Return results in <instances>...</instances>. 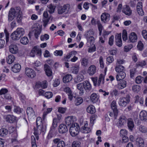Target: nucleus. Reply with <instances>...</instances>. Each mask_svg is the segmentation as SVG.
<instances>
[{
  "instance_id": "nucleus-1",
  "label": "nucleus",
  "mask_w": 147,
  "mask_h": 147,
  "mask_svg": "<svg viewBox=\"0 0 147 147\" xmlns=\"http://www.w3.org/2000/svg\"><path fill=\"white\" fill-rule=\"evenodd\" d=\"M80 127L77 123H75L72 125L69 129V131L72 136H75L79 132Z\"/></svg>"
},
{
  "instance_id": "nucleus-2",
  "label": "nucleus",
  "mask_w": 147,
  "mask_h": 147,
  "mask_svg": "<svg viewBox=\"0 0 147 147\" xmlns=\"http://www.w3.org/2000/svg\"><path fill=\"white\" fill-rule=\"evenodd\" d=\"M70 9V5L68 4L65 5L63 6L59 7L57 9L58 13L59 14L63 13L66 14L68 12Z\"/></svg>"
},
{
  "instance_id": "nucleus-3",
  "label": "nucleus",
  "mask_w": 147,
  "mask_h": 147,
  "mask_svg": "<svg viewBox=\"0 0 147 147\" xmlns=\"http://www.w3.org/2000/svg\"><path fill=\"white\" fill-rule=\"evenodd\" d=\"M43 16L42 22H43V26L45 27L48 24L50 20L51 19V20H52L53 18H51V16H49V14L47 11H44Z\"/></svg>"
},
{
  "instance_id": "nucleus-4",
  "label": "nucleus",
  "mask_w": 147,
  "mask_h": 147,
  "mask_svg": "<svg viewBox=\"0 0 147 147\" xmlns=\"http://www.w3.org/2000/svg\"><path fill=\"white\" fill-rule=\"evenodd\" d=\"M25 72L26 76L31 78H34L36 76L35 71L32 69L27 67L25 69Z\"/></svg>"
},
{
  "instance_id": "nucleus-5",
  "label": "nucleus",
  "mask_w": 147,
  "mask_h": 147,
  "mask_svg": "<svg viewBox=\"0 0 147 147\" xmlns=\"http://www.w3.org/2000/svg\"><path fill=\"white\" fill-rule=\"evenodd\" d=\"M118 102L119 105L120 106L125 107L128 104L129 101V98L128 96H127L126 97L120 98L119 99Z\"/></svg>"
},
{
  "instance_id": "nucleus-6",
  "label": "nucleus",
  "mask_w": 147,
  "mask_h": 147,
  "mask_svg": "<svg viewBox=\"0 0 147 147\" xmlns=\"http://www.w3.org/2000/svg\"><path fill=\"white\" fill-rule=\"evenodd\" d=\"M111 109L113 111V113H114L115 119H116L118 113V111L117 108L116 101L113 100L111 104Z\"/></svg>"
},
{
  "instance_id": "nucleus-7",
  "label": "nucleus",
  "mask_w": 147,
  "mask_h": 147,
  "mask_svg": "<svg viewBox=\"0 0 147 147\" xmlns=\"http://www.w3.org/2000/svg\"><path fill=\"white\" fill-rule=\"evenodd\" d=\"M101 20L105 23L108 22L110 19V15L107 13H102L100 16Z\"/></svg>"
},
{
  "instance_id": "nucleus-8",
  "label": "nucleus",
  "mask_w": 147,
  "mask_h": 147,
  "mask_svg": "<svg viewBox=\"0 0 147 147\" xmlns=\"http://www.w3.org/2000/svg\"><path fill=\"white\" fill-rule=\"evenodd\" d=\"M126 120L127 118L124 116H121L119 118L118 122L117 123L118 126L120 127L124 125L126 123Z\"/></svg>"
},
{
  "instance_id": "nucleus-9",
  "label": "nucleus",
  "mask_w": 147,
  "mask_h": 147,
  "mask_svg": "<svg viewBox=\"0 0 147 147\" xmlns=\"http://www.w3.org/2000/svg\"><path fill=\"white\" fill-rule=\"evenodd\" d=\"M137 39V36L134 32H131L129 36L128 42L134 43L136 42Z\"/></svg>"
},
{
  "instance_id": "nucleus-10",
  "label": "nucleus",
  "mask_w": 147,
  "mask_h": 147,
  "mask_svg": "<svg viewBox=\"0 0 147 147\" xmlns=\"http://www.w3.org/2000/svg\"><path fill=\"white\" fill-rule=\"evenodd\" d=\"M88 124L87 123H84L83 126H82L80 129L81 132L84 133H89L91 131L90 128L88 127Z\"/></svg>"
},
{
  "instance_id": "nucleus-11",
  "label": "nucleus",
  "mask_w": 147,
  "mask_h": 147,
  "mask_svg": "<svg viewBox=\"0 0 147 147\" xmlns=\"http://www.w3.org/2000/svg\"><path fill=\"white\" fill-rule=\"evenodd\" d=\"M53 142L55 144H57V147H65V143L64 141L61 140L59 138H55L53 140Z\"/></svg>"
},
{
  "instance_id": "nucleus-12",
  "label": "nucleus",
  "mask_w": 147,
  "mask_h": 147,
  "mask_svg": "<svg viewBox=\"0 0 147 147\" xmlns=\"http://www.w3.org/2000/svg\"><path fill=\"white\" fill-rule=\"evenodd\" d=\"M9 51L12 54H15L18 53V49L17 46L14 44L11 45L9 46Z\"/></svg>"
},
{
  "instance_id": "nucleus-13",
  "label": "nucleus",
  "mask_w": 147,
  "mask_h": 147,
  "mask_svg": "<svg viewBox=\"0 0 147 147\" xmlns=\"http://www.w3.org/2000/svg\"><path fill=\"white\" fill-rule=\"evenodd\" d=\"M96 68L94 65H90L88 68L87 72L90 76H92L96 72Z\"/></svg>"
},
{
  "instance_id": "nucleus-14",
  "label": "nucleus",
  "mask_w": 147,
  "mask_h": 147,
  "mask_svg": "<svg viewBox=\"0 0 147 147\" xmlns=\"http://www.w3.org/2000/svg\"><path fill=\"white\" fill-rule=\"evenodd\" d=\"M41 28L40 26H37L33 28L32 31L34 33L35 37L38 38L41 32Z\"/></svg>"
},
{
  "instance_id": "nucleus-15",
  "label": "nucleus",
  "mask_w": 147,
  "mask_h": 147,
  "mask_svg": "<svg viewBox=\"0 0 147 147\" xmlns=\"http://www.w3.org/2000/svg\"><path fill=\"white\" fill-rule=\"evenodd\" d=\"M142 3L141 2H139L137 6V11L138 14L140 16H143L144 12L142 9Z\"/></svg>"
},
{
  "instance_id": "nucleus-16",
  "label": "nucleus",
  "mask_w": 147,
  "mask_h": 147,
  "mask_svg": "<svg viewBox=\"0 0 147 147\" xmlns=\"http://www.w3.org/2000/svg\"><path fill=\"white\" fill-rule=\"evenodd\" d=\"M115 42L116 45L119 47L122 45V41L121 38V34H117L115 36Z\"/></svg>"
},
{
  "instance_id": "nucleus-17",
  "label": "nucleus",
  "mask_w": 147,
  "mask_h": 147,
  "mask_svg": "<svg viewBox=\"0 0 147 147\" xmlns=\"http://www.w3.org/2000/svg\"><path fill=\"white\" fill-rule=\"evenodd\" d=\"M89 33V32L88 31L86 34V38L87 39V43L90 44V45L88 44L87 45H88V46H89L90 45H92L94 42L95 39L92 36H91L90 37H89L88 33Z\"/></svg>"
},
{
  "instance_id": "nucleus-18",
  "label": "nucleus",
  "mask_w": 147,
  "mask_h": 147,
  "mask_svg": "<svg viewBox=\"0 0 147 147\" xmlns=\"http://www.w3.org/2000/svg\"><path fill=\"white\" fill-rule=\"evenodd\" d=\"M44 69L46 74L48 76H52V70L50 66L47 64L44 65Z\"/></svg>"
},
{
  "instance_id": "nucleus-19",
  "label": "nucleus",
  "mask_w": 147,
  "mask_h": 147,
  "mask_svg": "<svg viewBox=\"0 0 147 147\" xmlns=\"http://www.w3.org/2000/svg\"><path fill=\"white\" fill-rule=\"evenodd\" d=\"M6 121L10 123H13L16 121V117L12 115H9L6 116Z\"/></svg>"
},
{
  "instance_id": "nucleus-20",
  "label": "nucleus",
  "mask_w": 147,
  "mask_h": 147,
  "mask_svg": "<svg viewBox=\"0 0 147 147\" xmlns=\"http://www.w3.org/2000/svg\"><path fill=\"white\" fill-rule=\"evenodd\" d=\"M105 76L101 74H100L97 81V85L98 86H103L104 83Z\"/></svg>"
},
{
  "instance_id": "nucleus-21",
  "label": "nucleus",
  "mask_w": 147,
  "mask_h": 147,
  "mask_svg": "<svg viewBox=\"0 0 147 147\" xmlns=\"http://www.w3.org/2000/svg\"><path fill=\"white\" fill-rule=\"evenodd\" d=\"M139 118L141 120L146 121L147 120V112L145 111H142L140 113Z\"/></svg>"
},
{
  "instance_id": "nucleus-22",
  "label": "nucleus",
  "mask_w": 147,
  "mask_h": 147,
  "mask_svg": "<svg viewBox=\"0 0 147 147\" xmlns=\"http://www.w3.org/2000/svg\"><path fill=\"white\" fill-rule=\"evenodd\" d=\"M68 131L67 126L64 124H61L59 126V132L61 134L66 133Z\"/></svg>"
},
{
  "instance_id": "nucleus-23",
  "label": "nucleus",
  "mask_w": 147,
  "mask_h": 147,
  "mask_svg": "<svg viewBox=\"0 0 147 147\" xmlns=\"http://www.w3.org/2000/svg\"><path fill=\"white\" fill-rule=\"evenodd\" d=\"M136 142L138 147H144V141L143 139L141 137H138L136 139Z\"/></svg>"
},
{
  "instance_id": "nucleus-24",
  "label": "nucleus",
  "mask_w": 147,
  "mask_h": 147,
  "mask_svg": "<svg viewBox=\"0 0 147 147\" xmlns=\"http://www.w3.org/2000/svg\"><path fill=\"white\" fill-rule=\"evenodd\" d=\"M122 12L126 15L128 16H130L132 13L131 9L127 5H126L125 7L123 8Z\"/></svg>"
},
{
  "instance_id": "nucleus-25",
  "label": "nucleus",
  "mask_w": 147,
  "mask_h": 147,
  "mask_svg": "<svg viewBox=\"0 0 147 147\" xmlns=\"http://www.w3.org/2000/svg\"><path fill=\"white\" fill-rule=\"evenodd\" d=\"M127 82L125 80H122L118 83L117 85V88L119 89H122L126 86Z\"/></svg>"
},
{
  "instance_id": "nucleus-26",
  "label": "nucleus",
  "mask_w": 147,
  "mask_h": 147,
  "mask_svg": "<svg viewBox=\"0 0 147 147\" xmlns=\"http://www.w3.org/2000/svg\"><path fill=\"white\" fill-rule=\"evenodd\" d=\"M127 124L129 129L132 131L134 126V123L132 118H130L127 119Z\"/></svg>"
},
{
  "instance_id": "nucleus-27",
  "label": "nucleus",
  "mask_w": 147,
  "mask_h": 147,
  "mask_svg": "<svg viewBox=\"0 0 147 147\" xmlns=\"http://www.w3.org/2000/svg\"><path fill=\"white\" fill-rule=\"evenodd\" d=\"M81 63L82 66L84 67H87L89 63L88 59L85 57L82 58L81 60Z\"/></svg>"
},
{
  "instance_id": "nucleus-28",
  "label": "nucleus",
  "mask_w": 147,
  "mask_h": 147,
  "mask_svg": "<svg viewBox=\"0 0 147 147\" xmlns=\"http://www.w3.org/2000/svg\"><path fill=\"white\" fill-rule=\"evenodd\" d=\"M65 122L67 125L69 126L71 125H74V120L73 117H68L65 119Z\"/></svg>"
},
{
  "instance_id": "nucleus-29",
  "label": "nucleus",
  "mask_w": 147,
  "mask_h": 147,
  "mask_svg": "<svg viewBox=\"0 0 147 147\" xmlns=\"http://www.w3.org/2000/svg\"><path fill=\"white\" fill-rule=\"evenodd\" d=\"M32 51L35 54L37 55L38 56H41V49L39 48V47L37 46L34 47L32 49Z\"/></svg>"
},
{
  "instance_id": "nucleus-30",
  "label": "nucleus",
  "mask_w": 147,
  "mask_h": 147,
  "mask_svg": "<svg viewBox=\"0 0 147 147\" xmlns=\"http://www.w3.org/2000/svg\"><path fill=\"white\" fill-rule=\"evenodd\" d=\"M125 76V74L124 72L118 73L116 76V79L119 81L123 79Z\"/></svg>"
},
{
  "instance_id": "nucleus-31",
  "label": "nucleus",
  "mask_w": 147,
  "mask_h": 147,
  "mask_svg": "<svg viewBox=\"0 0 147 147\" xmlns=\"http://www.w3.org/2000/svg\"><path fill=\"white\" fill-rule=\"evenodd\" d=\"M72 77L70 74H68L65 76L63 78V82L64 83L68 82L71 80Z\"/></svg>"
},
{
  "instance_id": "nucleus-32",
  "label": "nucleus",
  "mask_w": 147,
  "mask_h": 147,
  "mask_svg": "<svg viewBox=\"0 0 147 147\" xmlns=\"http://www.w3.org/2000/svg\"><path fill=\"white\" fill-rule=\"evenodd\" d=\"M82 84L84 89L86 90H90L91 89V86L90 82L87 81L84 82Z\"/></svg>"
},
{
  "instance_id": "nucleus-33",
  "label": "nucleus",
  "mask_w": 147,
  "mask_h": 147,
  "mask_svg": "<svg viewBox=\"0 0 147 147\" xmlns=\"http://www.w3.org/2000/svg\"><path fill=\"white\" fill-rule=\"evenodd\" d=\"M14 10L13 9H10L9 13L8 20L9 21H11L14 19L16 15L13 13Z\"/></svg>"
},
{
  "instance_id": "nucleus-34",
  "label": "nucleus",
  "mask_w": 147,
  "mask_h": 147,
  "mask_svg": "<svg viewBox=\"0 0 147 147\" xmlns=\"http://www.w3.org/2000/svg\"><path fill=\"white\" fill-rule=\"evenodd\" d=\"M21 66L19 64H16L11 68L12 71L14 73L19 72L21 69Z\"/></svg>"
},
{
  "instance_id": "nucleus-35",
  "label": "nucleus",
  "mask_w": 147,
  "mask_h": 147,
  "mask_svg": "<svg viewBox=\"0 0 147 147\" xmlns=\"http://www.w3.org/2000/svg\"><path fill=\"white\" fill-rule=\"evenodd\" d=\"M48 11L50 14H52L54 13L56 8L54 5L51 4L47 5Z\"/></svg>"
},
{
  "instance_id": "nucleus-36",
  "label": "nucleus",
  "mask_w": 147,
  "mask_h": 147,
  "mask_svg": "<svg viewBox=\"0 0 147 147\" xmlns=\"http://www.w3.org/2000/svg\"><path fill=\"white\" fill-rule=\"evenodd\" d=\"M11 38L14 40H19L21 37L16 31H14L11 35Z\"/></svg>"
},
{
  "instance_id": "nucleus-37",
  "label": "nucleus",
  "mask_w": 147,
  "mask_h": 147,
  "mask_svg": "<svg viewBox=\"0 0 147 147\" xmlns=\"http://www.w3.org/2000/svg\"><path fill=\"white\" fill-rule=\"evenodd\" d=\"M15 59L14 56L12 55H10L7 57L6 61L7 63L9 64H11L13 63Z\"/></svg>"
},
{
  "instance_id": "nucleus-38",
  "label": "nucleus",
  "mask_w": 147,
  "mask_h": 147,
  "mask_svg": "<svg viewBox=\"0 0 147 147\" xmlns=\"http://www.w3.org/2000/svg\"><path fill=\"white\" fill-rule=\"evenodd\" d=\"M98 98V96L96 93H93L91 95V100L93 103H96L97 102Z\"/></svg>"
},
{
  "instance_id": "nucleus-39",
  "label": "nucleus",
  "mask_w": 147,
  "mask_h": 147,
  "mask_svg": "<svg viewBox=\"0 0 147 147\" xmlns=\"http://www.w3.org/2000/svg\"><path fill=\"white\" fill-rule=\"evenodd\" d=\"M87 111L89 113L93 114L95 112V109L94 106L92 105H89L87 108Z\"/></svg>"
},
{
  "instance_id": "nucleus-40",
  "label": "nucleus",
  "mask_w": 147,
  "mask_h": 147,
  "mask_svg": "<svg viewBox=\"0 0 147 147\" xmlns=\"http://www.w3.org/2000/svg\"><path fill=\"white\" fill-rule=\"evenodd\" d=\"M139 131L142 133H145L147 132V128L145 126L140 125L138 127Z\"/></svg>"
},
{
  "instance_id": "nucleus-41",
  "label": "nucleus",
  "mask_w": 147,
  "mask_h": 147,
  "mask_svg": "<svg viewBox=\"0 0 147 147\" xmlns=\"http://www.w3.org/2000/svg\"><path fill=\"white\" fill-rule=\"evenodd\" d=\"M83 101V99L82 97H78L76 98L74 102L76 105L78 106L82 104Z\"/></svg>"
},
{
  "instance_id": "nucleus-42",
  "label": "nucleus",
  "mask_w": 147,
  "mask_h": 147,
  "mask_svg": "<svg viewBox=\"0 0 147 147\" xmlns=\"http://www.w3.org/2000/svg\"><path fill=\"white\" fill-rule=\"evenodd\" d=\"M115 70L118 73L124 72L125 67L121 65H116L115 67Z\"/></svg>"
},
{
  "instance_id": "nucleus-43",
  "label": "nucleus",
  "mask_w": 147,
  "mask_h": 147,
  "mask_svg": "<svg viewBox=\"0 0 147 147\" xmlns=\"http://www.w3.org/2000/svg\"><path fill=\"white\" fill-rule=\"evenodd\" d=\"M8 133V131L7 129L2 128L0 129V135L1 136H5Z\"/></svg>"
},
{
  "instance_id": "nucleus-44",
  "label": "nucleus",
  "mask_w": 147,
  "mask_h": 147,
  "mask_svg": "<svg viewBox=\"0 0 147 147\" xmlns=\"http://www.w3.org/2000/svg\"><path fill=\"white\" fill-rule=\"evenodd\" d=\"M16 31L20 37L23 35L25 33L24 30L22 28H18Z\"/></svg>"
},
{
  "instance_id": "nucleus-45",
  "label": "nucleus",
  "mask_w": 147,
  "mask_h": 147,
  "mask_svg": "<svg viewBox=\"0 0 147 147\" xmlns=\"http://www.w3.org/2000/svg\"><path fill=\"white\" fill-rule=\"evenodd\" d=\"M97 117V115L94 114L92 115L90 117V126H92L94 124V121Z\"/></svg>"
},
{
  "instance_id": "nucleus-46",
  "label": "nucleus",
  "mask_w": 147,
  "mask_h": 147,
  "mask_svg": "<svg viewBox=\"0 0 147 147\" xmlns=\"http://www.w3.org/2000/svg\"><path fill=\"white\" fill-rule=\"evenodd\" d=\"M29 42L28 38L26 37H23L21 38L20 40V42L23 45H26Z\"/></svg>"
},
{
  "instance_id": "nucleus-47",
  "label": "nucleus",
  "mask_w": 147,
  "mask_h": 147,
  "mask_svg": "<svg viewBox=\"0 0 147 147\" xmlns=\"http://www.w3.org/2000/svg\"><path fill=\"white\" fill-rule=\"evenodd\" d=\"M11 9H13L14 10L13 13H14L16 16L20 15L21 13V9L19 7H16L15 9L11 8Z\"/></svg>"
},
{
  "instance_id": "nucleus-48",
  "label": "nucleus",
  "mask_w": 147,
  "mask_h": 147,
  "mask_svg": "<svg viewBox=\"0 0 147 147\" xmlns=\"http://www.w3.org/2000/svg\"><path fill=\"white\" fill-rule=\"evenodd\" d=\"M26 112L28 115H34V111L32 108L30 107H28L27 109Z\"/></svg>"
},
{
  "instance_id": "nucleus-49",
  "label": "nucleus",
  "mask_w": 147,
  "mask_h": 147,
  "mask_svg": "<svg viewBox=\"0 0 147 147\" xmlns=\"http://www.w3.org/2000/svg\"><path fill=\"white\" fill-rule=\"evenodd\" d=\"M144 47V45L141 41L138 42V44L137 45V47L138 50L142 51L143 50Z\"/></svg>"
},
{
  "instance_id": "nucleus-50",
  "label": "nucleus",
  "mask_w": 147,
  "mask_h": 147,
  "mask_svg": "<svg viewBox=\"0 0 147 147\" xmlns=\"http://www.w3.org/2000/svg\"><path fill=\"white\" fill-rule=\"evenodd\" d=\"M79 70V66L78 65H76L72 67V72L74 74H77Z\"/></svg>"
},
{
  "instance_id": "nucleus-51",
  "label": "nucleus",
  "mask_w": 147,
  "mask_h": 147,
  "mask_svg": "<svg viewBox=\"0 0 147 147\" xmlns=\"http://www.w3.org/2000/svg\"><path fill=\"white\" fill-rule=\"evenodd\" d=\"M146 63L145 61H142L137 62L136 63V65L137 66H140L143 67L146 65Z\"/></svg>"
},
{
  "instance_id": "nucleus-52",
  "label": "nucleus",
  "mask_w": 147,
  "mask_h": 147,
  "mask_svg": "<svg viewBox=\"0 0 147 147\" xmlns=\"http://www.w3.org/2000/svg\"><path fill=\"white\" fill-rule=\"evenodd\" d=\"M122 38L123 40L125 41L127 39V33L125 30H123L122 32Z\"/></svg>"
},
{
  "instance_id": "nucleus-53",
  "label": "nucleus",
  "mask_w": 147,
  "mask_h": 147,
  "mask_svg": "<svg viewBox=\"0 0 147 147\" xmlns=\"http://www.w3.org/2000/svg\"><path fill=\"white\" fill-rule=\"evenodd\" d=\"M42 125H36V128H34L35 131H37V132H38V133L40 134L41 132V130H42Z\"/></svg>"
},
{
  "instance_id": "nucleus-54",
  "label": "nucleus",
  "mask_w": 147,
  "mask_h": 147,
  "mask_svg": "<svg viewBox=\"0 0 147 147\" xmlns=\"http://www.w3.org/2000/svg\"><path fill=\"white\" fill-rule=\"evenodd\" d=\"M77 87L78 89L80 90L81 93H83L84 88L82 84L80 83L77 84Z\"/></svg>"
},
{
  "instance_id": "nucleus-55",
  "label": "nucleus",
  "mask_w": 147,
  "mask_h": 147,
  "mask_svg": "<svg viewBox=\"0 0 147 147\" xmlns=\"http://www.w3.org/2000/svg\"><path fill=\"white\" fill-rule=\"evenodd\" d=\"M120 136H123V138H126L125 136L127 134V132L126 130L124 129H121L120 131Z\"/></svg>"
},
{
  "instance_id": "nucleus-56",
  "label": "nucleus",
  "mask_w": 147,
  "mask_h": 147,
  "mask_svg": "<svg viewBox=\"0 0 147 147\" xmlns=\"http://www.w3.org/2000/svg\"><path fill=\"white\" fill-rule=\"evenodd\" d=\"M54 55L56 56H61L63 54L62 50H56L54 52Z\"/></svg>"
},
{
  "instance_id": "nucleus-57",
  "label": "nucleus",
  "mask_w": 147,
  "mask_h": 147,
  "mask_svg": "<svg viewBox=\"0 0 147 147\" xmlns=\"http://www.w3.org/2000/svg\"><path fill=\"white\" fill-rule=\"evenodd\" d=\"M132 47L133 45L131 44L127 46H125L124 47V51L126 52H128Z\"/></svg>"
},
{
  "instance_id": "nucleus-58",
  "label": "nucleus",
  "mask_w": 147,
  "mask_h": 147,
  "mask_svg": "<svg viewBox=\"0 0 147 147\" xmlns=\"http://www.w3.org/2000/svg\"><path fill=\"white\" fill-rule=\"evenodd\" d=\"M45 96L47 98H51L53 96V94L51 92H46L44 94Z\"/></svg>"
},
{
  "instance_id": "nucleus-59",
  "label": "nucleus",
  "mask_w": 147,
  "mask_h": 147,
  "mask_svg": "<svg viewBox=\"0 0 147 147\" xmlns=\"http://www.w3.org/2000/svg\"><path fill=\"white\" fill-rule=\"evenodd\" d=\"M22 110L19 107L16 106L14 107V111L18 114H20L22 112Z\"/></svg>"
},
{
  "instance_id": "nucleus-60",
  "label": "nucleus",
  "mask_w": 147,
  "mask_h": 147,
  "mask_svg": "<svg viewBox=\"0 0 147 147\" xmlns=\"http://www.w3.org/2000/svg\"><path fill=\"white\" fill-rule=\"evenodd\" d=\"M8 92V90L6 88H2L0 90V95L4 94V95L6 94Z\"/></svg>"
},
{
  "instance_id": "nucleus-61",
  "label": "nucleus",
  "mask_w": 147,
  "mask_h": 147,
  "mask_svg": "<svg viewBox=\"0 0 147 147\" xmlns=\"http://www.w3.org/2000/svg\"><path fill=\"white\" fill-rule=\"evenodd\" d=\"M49 38V36L47 34H45L44 35H42L40 36V39L41 40H47Z\"/></svg>"
},
{
  "instance_id": "nucleus-62",
  "label": "nucleus",
  "mask_w": 147,
  "mask_h": 147,
  "mask_svg": "<svg viewBox=\"0 0 147 147\" xmlns=\"http://www.w3.org/2000/svg\"><path fill=\"white\" fill-rule=\"evenodd\" d=\"M142 79H143L144 78L140 76H139L137 77L136 79V83L138 84H140L142 82Z\"/></svg>"
},
{
  "instance_id": "nucleus-63",
  "label": "nucleus",
  "mask_w": 147,
  "mask_h": 147,
  "mask_svg": "<svg viewBox=\"0 0 147 147\" xmlns=\"http://www.w3.org/2000/svg\"><path fill=\"white\" fill-rule=\"evenodd\" d=\"M80 144V143L78 141H74L72 144V147H79Z\"/></svg>"
},
{
  "instance_id": "nucleus-64",
  "label": "nucleus",
  "mask_w": 147,
  "mask_h": 147,
  "mask_svg": "<svg viewBox=\"0 0 147 147\" xmlns=\"http://www.w3.org/2000/svg\"><path fill=\"white\" fill-rule=\"evenodd\" d=\"M42 119L41 117H37L36 120V125H42Z\"/></svg>"
}]
</instances>
